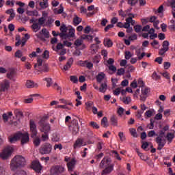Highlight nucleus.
<instances>
[{"mask_svg": "<svg viewBox=\"0 0 175 175\" xmlns=\"http://www.w3.org/2000/svg\"><path fill=\"white\" fill-rule=\"evenodd\" d=\"M25 165H27L25 157L22 155H16L11 161V170H17L18 167H24Z\"/></svg>", "mask_w": 175, "mask_h": 175, "instance_id": "1", "label": "nucleus"}, {"mask_svg": "<svg viewBox=\"0 0 175 175\" xmlns=\"http://www.w3.org/2000/svg\"><path fill=\"white\" fill-rule=\"evenodd\" d=\"M169 125L165 126L161 130L159 131V135L155 139L156 143L158 144L157 150L161 151L163 147H165L166 144V139H163L165 137V133L169 130Z\"/></svg>", "mask_w": 175, "mask_h": 175, "instance_id": "2", "label": "nucleus"}, {"mask_svg": "<svg viewBox=\"0 0 175 175\" xmlns=\"http://www.w3.org/2000/svg\"><path fill=\"white\" fill-rule=\"evenodd\" d=\"M51 151H53V146L50 144V143H45L39 148V152L41 155L51 154Z\"/></svg>", "mask_w": 175, "mask_h": 175, "instance_id": "3", "label": "nucleus"}, {"mask_svg": "<svg viewBox=\"0 0 175 175\" xmlns=\"http://www.w3.org/2000/svg\"><path fill=\"white\" fill-rule=\"evenodd\" d=\"M38 124L40 126V131L42 133H50V131H51L50 124L44 122V120L42 119L40 120Z\"/></svg>", "mask_w": 175, "mask_h": 175, "instance_id": "4", "label": "nucleus"}, {"mask_svg": "<svg viewBox=\"0 0 175 175\" xmlns=\"http://www.w3.org/2000/svg\"><path fill=\"white\" fill-rule=\"evenodd\" d=\"M46 18L44 17H40L38 18V23H33L31 25V28L33 30V32H38V31L40 30V28H42V26L44 27L46 25Z\"/></svg>", "mask_w": 175, "mask_h": 175, "instance_id": "5", "label": "nucleus"}, {"mask_svg": "<svg viewBox=\"0 0 175 175\" xmlns=\"http://www.w3.org/2000/svg\"><path fill=\"white\" fill-rule=\"evenodd\" d=\"M69 130L72 135L79 133V131H80V126H79V122L77 120L74 119L72 120L71 124L69 126Z\"/></svg>", "mask_w": 175, "mask_h": 175, "instance_id": "6", "label": "nucleus"}, {"mask_svg": "<svg viewBox=\"0 0 175 175\" xmlns=\"http://www.w3.org/2000/svg\"><path fill=\"white\" fill-rule=\"evenodd\" d=\"M13 150V147L12 146H8L7 148H4L2 152L0 154L1 159H3L4 161L8 159V158L12 155Z\"/></svg>", "mask_w": 175, "mask_h": 175, "instance_id": "7", "label": "nucleus"}, {"mask_svg": "<svg viewBox=\"0 0 175 175\" xmlns=\"http://www.w3.org/2000/svg\"><path fill=\"white\" fill-rule=\"evenodd\" d=\"M29 126H30V131H31V137L33 139L38 136V129L36 128V124L33 120H30L29 121Z\"/></svg>", "mask_w": 175, "mask_h": 175, "instance_id": "8", "label": "nucleus"}, {"mask_svg": "<svg viewBox=\"0 0 175 175\" xmlns=\"http://www.w3.org/2000/svg\"><path fill=\"white\" fill-rule=\"evenodd\" d=\"M65 168L61 165H55L51 168V175H58L61 173H64Z\"/></svg>", "mask_w": 175, "mask_h": 175, "instance_id": "9", "label": "nucleus"}, {"mask_svg": "<svg viewBox=\"0 0 175 175\" xmlns=\"http://www.w3.org/2000/svg\"><path fill=\"white\" fill-rule=\"evenodd\" d=\"M10 88V81L8 79H4L0 82V91L1 92H5Z\"/></svg>", "mask_w": 175, "mask_h": 175, "instance_id": "10", "label": "nucleus"}, {"mask_svg": "<svg viewBox=\"0 0 175 175\" xmlns=\"http://www.w3.org/2000/svg\"><path fill=\"white\" fill-rule=\"evenodd\" d=\"M111 163V159L108 157H104L101 162L100 163L99 167L103 169L107 166H109Z\"/></svg>", "mask_w": 175, "mask_h": 175, "instance_id": "11", "label": "nucleus"}, {"mask_svg": "<svg viewBox=\"0 0 175 175\" xmlns=\"http://www.w3.org/2000/svg\"><path fill=\"white\" fill-rule=\"evenodd\" d=\"M19 140H21V144L28 143L29 142V135H28V133H19Z\"/></svg>", "mask_w": 175, "mask_h": 175, "instance_id": "12", "label": "nucleus"}, {"mask_svg": "<svg viewBox=\"0 0 175 175\" xmlns=\"http://www.w3.org/2000/svg\"><path fill=\"white\" fill-rule=\"evenodd\" d=\"M76 163H77V161H76L75 158L72 159L71 161L67 163L68 172H73V170H75Z\"/></svg>", "mask_w": 175, "mask_h": 175, "instance_id": "13", "label": "nucleus"}, {"mask_svg": "<svg viewBox=\"0 0 175 175\" xmlns=\"http://www.w3.org/2000/svg\"><path fill=\"white\" fill-rule=\"evenodd\" d=\"M114 170V164L107 166L102 172V175L110 174Z\"/></svg>", "mask_w": 175, "mask_h": 175, "instance_id": "14", "label": "nucleus"}, {"mask_svg": "<svg viewBox=\"0 0 175 175\" xmlns=\"http://www.w3.org/2000/svg\"><path fill=\"white\" fill-rule=\"evenodd\" d=\"M60 31L61 32L59 33V37L61 39H64V36L66 35V33L68 32V27L65 24H63L60 27Z\"/></svg>", "mask_w": 175, "mask_h": 175, "instance_id": "15", "label": "nucleus"}, {"mask_svg": "<svg viewBox=\"0 0 175 175\" xmlns=\"http://www.w3.org/2000/svg\"><path fill=\"white\" fill-rule=\"evenodd\" d=\"M83 146H85L84 140L81 138H78L74 144V148L76 150V148H80V147H83Z\"/></svg>", "mask_w": 175, "mask_h": 175, "instance_id": "16", "label": "nucleus"}, {"mask_svg": "<svg viewBox=\"0 0 175 175\" xmlns=\"http://www.w3.org/2000/svg\"><path fill=\"white\" fill-rule=\"evenodd\" d=\"M157 16H151L149 18V23H153V27L156 28V29H159L158 25L159 24V20L157 19Z\"/></svg>", "mask_w": 175, "mask_h": 175, "instance_id": "17", "label": "nucleus"}, {"mask_svg": "<svg viewBox=\"0 0 175 175\" xmlns=\"http://www.w3.org/2000/svg\"><path fill=\"white\" fill-rule=\"evenodd\" d=\"M99 51V45H97V44H92L90 45V53L93 55L96 54L98 51Z\"/></svg>", "mask_w": 175, "mask_h": 175, "instance_id": "18", "label": "nucleus"}, {"mask_svg": "<svg viewBox=\"0 0 175 175\" xmlns=\"http://www.w3.org/2000/svg\"><path fill=\"white\" fill-rule=\"evenodd\" d=\"M106 75L104 74V72H100L97 75V76L96 77V81L97 83H102V81H103V80H106Z\"/></svg>", "mask_w": 175, "mask_h": 175, "instance_id": "19", "label": "nucleus"}, {"mask_svg": "<svg viewBox=\"0 0 175 175\" xmlns=\"http://www.w3.org/2000/svg\"><path fill=\"white\" fill-rule=\"evenodd\" d=\"M26 87L27 88H38L39 85L33 82V81L28 80L26 83Z\"/></svg>", "mask_w": 175, "mask_h": 175, "instance_id": "20", "label": "nucleus"}, {"mask_svg": "<svg viewBox=\"0 0 175 175\" xmlns=\"http://www.w3.org/2000/svg\"><path fill=\"white\" fill-rule=\"evenodd\" d=\"M68 33H66V36L63 39H68L69 38H75V33L76 32V30L75 29H68Z\"/></svg>", "mask_w": 175, "mask_h": 175, "instance_id": "21", "label": "nucleus"}, {"mask_svg": "<svg viewBox=\"0 0 175 175\" xmlns=\"http://www.w3.org/2000/svg\"><path fill=\"white\" fill-rule=\"evenodd\" d=\"M107 90V79L104 81V83H101L100 87L99 88L100 92L105 94Z\"/></svg>", "mask_w": 175, "mask_h": 175, "instance_id": "22", "label": "nucleus"}, {"mask_svg": "<svg viewBox=\"0 0 175 175\" xmlns=\"http://www.w3.org/2000/svg\"><path fill=\"white\" fill-rule=\"evenodd\" d=\"M72 65H73V59L72 57H70L68 59L67 63L64 66V70H69L70 68H72Z\"/></svg>", "mask_w": 175, "mask_h": 175, "instance_id": "23", "label": "nucleus"}, {"mask_svg": "<svg viewBox=\"0 0 175 175\" xmlns=\"http://www.w3.org/2000/svg\"><path fill=\"white\" fill-rule=\"evenodd\" d=\"M33 169L36 170V172H40L42 170V165L38 161H34L32 163Z\"/></svg>", "mask_w": 175, "mask_h": 175, "instance_id": "24", "label": "nucleus"}, {"mask_svg": "<svg viewBox=\"0 0 175 175\" xmlns=\"http://www.w3.org/2000/svg\"><path fill=\"white\" fill-rule=\"evenodd\" d=\"M165 137L168 143H172L173 142V139L175 137V131H174L173 133H167Z\"/></svg>", "mask_w": 175, "mask_h": 175, "instance_id": "25", "label": "nucleus"}, {"mask_svg": "<svg viewBox=\"0 0 175 175\" xmlns=\"http://www.w3.org/2000/svg\"><path fill=\"white\" fill-rule=\"evenodd\" d=\"M110 122L113 126H118V120L117 119V116H116V115L111 116Z\"/></svg>", "mask_w": 175, "mask_h": 175, "instance_id": "26", "label": "nucleus"}, {"mask_svg": "<svg viewBox=\"0 0 175 175\" xmlns=\"http://www.w3.org/2000/svg\"><path fill=\"white\" fill-rule=\"evenodd\" d=\"M36 5H38L40 6V9H47V7L49 6V1H36Z\"/></svg>", "mask_w": 175, "mask_h": 175, "instance_id": "27", "label": "nucleus"}, {"mask_svg": "<svg viewBox=\"0 0 175 175\" xmlns=\"http://www.w3.org/2000/svg\"><path fill=\"white\" fill-rule=\"evenodd\" d=\"M40 35H43L44 38L49 39L50 38V32L46 28H43L41 31H40Z\"/></svg>", "mask_w": 175, "mask_h": 175, "instance_id": "28", "label": "nucleus"}, {"mask_svg": "<svg viewBox=\"0 0 175 175\" xmlns=\"http://www.w3.org/2000/svg\"><path fill=\"white\" fill-rule=\"evenodd\" d=\"M75 46L77 47H80V46H83V49H85V44H83L82 39H77L74 43Z\"/></svg>", "mask_w": 175, "mask_h": 175, "instance_id": "29", "label": "nucleus"}, {"mask_svg": "<svg viewBox=\"0 0 175 175\" xmlns=\"http://www.w3.org/2000/svg\"><path fill=\"white\" fill-rule=\"evenodd\" d=\"M128 18V22L131 24V25H135V24H136V21L135 20H133V18H135V14H129V17Z\"/></svg>", "mask_w": 175, "mask_h": 175, "instance_id": "30", "label": "nucleus"}, {"mask_svg": "<svg viewBox=\"0 0 175 175\" xmlns=\"http://www.w3.org/2000/svg\"><path fill=\"white\" fill-rule=\"evenodd\" d=\"M135 151L137 154V155L139 157L140 159H142V161H147V159H148V157L144 156V154H143V153L140 152V151L139 150L138 148L135 149Z\"/></svg>", "mask_w": 175, "mask_h": 175, "instance_id": "31", "label": "nucleus"}, {"mask_svg": "<svg viewBox=\"0 0 175 175\" xmlns=\"http://www.w3.org/2000/svg\"><path fill=\"white\" fill-rule=\"evenodd\" d=\"M104 46H105V47L110 48L113 46V42L111 41V40L106 38L104 40Z\"/></svg>", "mask_w": 175, "mask_h": 175, "instance_id": "32", "label": "nucleus"}, {"mask_svg": "<svg viewBox=\"0 0 175 175\" xmlns=\"http://www.w3.org/2000/svg\"><path fill=\"white\" fill-rule=\"evenodd\" d=\"M101 125H103V128H107L109 126V124L107 122V117L104 116L101 120Z\"/></svg>", "mask_w": 175, "mask_h": 175, "instance_id": "33", "label": "nucleus"}, {"mask_svg": "<svg viewBox=\"0 0 175 175\" xmlns=\"http://www.w3.org/2000/svg\"><path fill=\"white\" fill-rule=\"evenodd\" d=\"M54 23V19L51 18V16H48L46 21L45 22V25L46 27H51V24Z\"/></svg>", "mask_w": 175, "mask_h": 175, "instance_id": "34", "label": "nucleus"}, {"mask_svg": "<svg viewBox=\"0 0 175 175\" xmlns=\"http://www.w3.org/2000/svg\"><path fill=\"white\" fill-rule=\"evenodd\" d=\"M17 140H20L19 139V133H18L14 137L9 138L10 143H14V142H17Z\"/></svg>", "mask_w": 175, "mask_h": 175, "instance_id": "35", "label": "nucleus"}, {"mask_svg": "<svg viewBox=\"0 0 175 175\" xmlns=\"http://www.w3.org/2000/svg\"><path fill=\"white\" fill-rule=\"evenodd\" d=\"M26 14H27V16H33L38 17L39 12H38L36 10H33V11L27 10L26 12Z\"/></svg>", "mask_w": 175, "mask_h": 175, "instance_id": "36", "label": "nucleus"}, {"mask_svg": "<svg viewBox=\"0 0 175 175\" xmlns=\"http://www.w3.org/2000/svg\"><path fill=\"white\" fill-rule=\"evenodd\" d=\"M90 126L93 128V129H99L100 126L96 122L92 121L89 123Z\"/></svg>", "mask_w": 175, "mask_h": 175, "instance_id": "37", "label": "nucleus"}, {"mask_svg": "<svg viewBox=\"0 0 175 175\" xmlns=\"http://www.w3.org/2000/svg\"><path fill=\"white\" fill-rule=\"evenodd\" d=\"M150 88H142V90H141V92L143 95H145L146 96H148V94H150Z\"/></svg>", "mask_w": 175, "mask_h": 175, "instance_id": "38", "label": "nucleus"}, {"mask_svg": "<svg viewBox=\"0 0 175 175\" xmlns=\"http://www.w3.org/2000/svg\"><path fill=\"white\" fill-rule=\"evenodd\" d=\"M82 19L81 18L75 16V17L73 19L74 25H79L80 23H81Z\"/></svg>", "mask_w": 175, "mask_h": 175, "instance_id": "39", "label": "nucleus"}, {"mask_svg": "<svg viewBox=\"0 0 175 175\" xmlns=\"http://www.w3.org/2000/svg\"><path fill=\"white\" fill-rule=\"evenodd\" d=\"M130 133L133 137H139V135H137V132H136V129L131 128L129 129Z\"/></svg>", "mask_w": 175, "mask_h": 175, "instance_id": "40", "label": "nucleus"}, {"mask_svg": "<svg viewBox=\"0 0 175 175\" xmlns=\"http://www.w3.org/2000/svg\"><path fill=\"white\" fill-rule=\"evenodd\" d=\"M111 154L113 158H116L118 161H121V157H120V154L116 150H112Z\"/></svg>", "mask_w": 175, "mask_h": 175, "instance_id": "41", "label": "nucleus"}, {"mask_svg": "<svg viewBox=\"0 0 175 175\" xmlns=\"http://www.w3.org/2000/svg\"><path fill=\"white\" fill-rule=\"evenodd\" d=\"M170 43H169V41L167 40H165L163 42V49H164V50L169 51V46H170Z\"/></svg>", "mask_w": 175, "mask_h": 175, "instance_id": "42", "label": "nucleus"}, {"mask_svg": "<svg viewBox=\"0 0 175 175\" xmlns=\"http://www.w3.org/2000/svg\"><path fill=\"white\" fill-rule=\"evenodd\" d=\"M64 49V44H62V43H58L56 49L53 48L54 51H56V53H58L59 50H63Z\"/></svg>", "mask_w": 175, "mask_h": 175, "instance_id": "43", "label": "nucleus"}, {"mask_svg": "<svg viewBox=\"0 0 175 175\" xmlns=\"http://www.w3.org/2000/svg\"><path fill=\"white\" fill-rule=\"evenodd\" d=\"M122 102L125 105H129L131 103V102H132V99L129 96L124 97L123 99H122Z\"/></svg>", "mask_w": 175, "mask_h": 175, "instance_id": "44", "label": "nucleus"}, {"mask_svg": "<svg viewBox=\"0 0 175 175\" xmlns=\"http://www.w3.org/2000/svg\"><path fill=\"white\" fill-rule=\"evenodd\" d=\"M14 114L16 117H18L19 118H21V117H24V115L23 114V111H20L19 109H16L14 111Z\"/></svg>", "mask_w": 175, "mask_h": 175, "instance_id": "45", "label": "nucleus"}, {"mask_svg": "<svg viewBox=\"0 0 175 175\" xmlns=\"http://www.w3.org/2000/svg\"><path fill=\"white\" fill-rule=\"evenodd\" d=\"M43 80L44 81H46V87H51V84H53V79L51 78H45Z\"/></svg>", "mask_w": 175, "mask_h": 175, "instance_id": "46", "label": "nucleus"}, {"mask_svg": "<svg viewBox=\"0 0 175 175\" xmlns=\"http://www.w3.org/2000/svg\"><path fill=\"white\" fill-rule=\"evenodd\" d=\"M93 62L94 64H99L100 62V55H96L94 56L93 58Z\"/></svg>", "mask_w": 175, "mask_h": 175, "instance_id": "47", "label": "nucleus"}, {"mask_svg": "<svg viewBox=\"0 0 175 175\" xmlns=\"http://www.w3.org/2000/svg\"><path fill=\"white\" fill-rule=\"evenodd\" d=\"M50 57V52L47 50L44 51L42 54V58H44L45 59H49Z\"/></svg>", "mask_w": 175, "mask_h": 175, "instance_id": "48", "label": "nucleus"}, {"mask_svg": "<svg viewBox=\"0 0 175 175\" xmlns=\"http://www.w3.org/2000/svg\"><path fill=\"white\" fill-rule=\"evenodd\" d=\"M125 73V69L123 68H121L120 69H118V71L116 72L117 76H122Z\"/></svg>", "mask_w": 175, "mask_h": 175, "instance_id": "49", "label": "nucleus"}, {"mask_svg": "<svg viewBox=\"0 0 175 175\" xmlns=\"http://www.w3.org/2000/svg\"><path fill=\"white\" fill-rule=\"evenodd\" d=\"M33 144L36 146V147H39V146H40V138L36 137L33 139Z\"/></svg>", "mask_w": 175, "mask_h": 175, "instance_id": "50", "label": "nucleus"}, {"mask_svg": "<svg viewBox=\"0 0 175 175\" xmlns=\"http://www.w3.org/2000/svg\"><path fill=\"white\" fill-rule=\"evenodd\" d=\"M138 2V0H128V3L130 6H135Z\"/></svg>", "mask_w": 175, "mask_h": 175, "instance_id": "51", "label": "nucleus"}, {"mask_svg": "<svg viewBox=\"0 0 175 175\" xmlns=\"http://www.w3.org/2000/svg\"><path fill=\"white\" fill-rule=\"evenodd\" d=\"M153 111L152 110H148L145 113V117H147L148 118H151L152 117Z\"/></svg>", "mask_w": 175, "mask_h": 175, "instance_id": "52", "label": "nucleus"}, {"mask_svg": "<svg viewBox=\"0 0 175 175\" xmlns=\"http://www.w3.org/2000/svg\"><path fill=\"white\" fill-rule=\"evenodd\" d=\"M7 77L8 79H10V80H12L13 77H14V70H12L7 73Z\"/></svg>", "mask_w": 175, "mask_h": 175, "instance_id": "53", "label": "nucleus"}, {"mask_svg": "<svg viewBox=\"0 0 175 175\" xmlns=\"http://www.w3.org/2000/svg\"><path fill=\"white\" fill-rule=\"evenodd\" d=\"M134 30L137 33H139V32L142 31V25H136L134 26Z\"/></svg>", "mask_w": 175, "mask_h": 175, "instance_id": "54", "label": "nucleus"}, {"mask_svg": "<svg viewBox=\"0 0 175 175\" xmlns=\"http://www.w3.org/2000/svg\"><path fill=\"white\" fill-rule=\"evenodd\" d=\"M154 136H158V134H156L154 130L150 131L148 133V137H154Z\"/></svg>", "mask_w": 175, "mask_h": 175, "instance_id": "55", "label": "nucleus"}, {"mask_svg": "<svg viewBox=\"0 0 175 175\" xmlns=\"http://www.w3.org/2000/svg\"><path fill=\"white\" fill-rule=\"evenodd\" d=\"M170 66H172V64H170V62H165L163 63V68H164V69H165V70H167V69H169L170 68Z\"/></svg>", "mask_w": 175, "mask_h": 175, "instance_id": "56", "label": "nucleus"}, {"mask_svg": "<svg viewBox=\"0 0 175 175\" xmlns=\"http://www.w3.org/2000/svg\"><path fill=\"white\" fill-rule=\"evenodd\" d=\"M70 81H72L75 84L77 83V82L79 81V79L76 76H73V75L70 76Z\"/></svg>", "mask_w": 175, "mask_h": 175, "instance_id": "57", "label": "nucleus"}, {"mask_svg": "<svg viewBox=\"0 0 175 175\" xmlns=\"http://www.w3.org/2000/svg\"><path fill=\"white\" fill-rule=\"evenodd\" d=\"M111 28H114V25H111V24L107 25L105 27L104 31H105V32H109V31H110V29H111Z\"/></svg>", "mask_w": 175, "mask_h": 175, "instance_id": "58", "label": "nucleus"}, {"mask_svg": "<svg viewBox=\"0 0 175 175\" xmlns=\"http://www.w3.org/2000/svg\"><path fill=\"white\" fill-rule=\"evenodd\" d=\"M170 6L172 8V10L175 12V0H169Z\"/></svg>", "mask_w": 175, "mask_h": 175, "instance_id": "59", "label": "nucleus"}, {"mask_svg": "<svg viewBox=\"0 0 175 175\" xmlns=\"http://www.w3.org/2000/svg\"><path fill=\"white\" fill-rule=\"evenodd\" d=\"M52 141L55 142H59V135H58L57 134H53Z\"/></svg>", "mask_w": 175, "mask_h": 175, "instance_id": "60", "label": "nucleus"}, {"mask_svg": "<svg viewBox=\"0 0 175 175\" xmlns=\"http://www.w3.org/2000/svg\"><path fill=\"white\" fill-rule=\"evenodd\" d=\"M42 142H47L49 140V133H44L42 135Z\"/></svg>", "mask_w": 175, "mask_h": 175, "instance_id": "61", "label": "nucleus"}, {"mask_svg": "<svg viewBox=\"0 0 175 175\" xmlns=\"http://www.w3.org/2000/svg\"><path fill=\"white\" fill-rule=\"evenodd\" d=\"M138 86L144 88V82L143 81V79H139L137 81Z\"/></svg>", "mask_w": 175, "mask_h": 175, "instance_id": "62", "label": "nucleus"}, {"mask_svg": "<svg viewBox=\"0 0 175 175\" xmlns=\"http://www.w3.org/2000/svg\"><path fill=\"white\" fill-rule=\"evenodd\" d=\"M132 58V53L129 51H126L125 52V59H131Z\"/></svg>", "mask_w": 175, "mask_h": 175, "instance_id": "63", "label": "nucleus"}, {"mask_svg": "<svg viewBox=\"0 0 175 175\" xmlns=\"http://www.w3.org/2000/svg\"><path fill=\"white\" fill-rule=\"evenodd\" d=\"M15 175H27V172L24 170H20L14 174Z\"/></svg>", "mask_w": 175, "mask_h": 175, "instance_id": "64", "label": "nucleus"}]
</instances>
